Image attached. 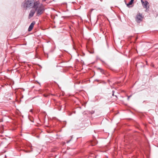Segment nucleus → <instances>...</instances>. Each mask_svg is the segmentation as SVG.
<instances>
[{
  "mask_svg": "<svg viewBox=\"0 0 158 158\" xmlns=\"http://www.w3.org/2000/svg\"><path fill=\"white\" fill-rule=\"evenodd\" d=\"M38 1L36 0H25L22 4V6L24 9H30L37 5Z\"/></svg>",
  "mask_w": 158,
  "mask_h": 158,
  "instance_id": "obj_1",
  "label": "nucleus"
},
{
  "mask_svg": "<svg viewBox=\"0 0 158 158\" xmlns=\"http://www.w3.org/2000/svg\"><path fill=\"white\" fill-rule=\"evenodd\" d=\"M37 5L34 7L33 8L35 9V11L36 12V14L37 16L41 15L44 12L45 9L43 5L40 3L38 1L37 2Z\"/></svg>",
  "mask_w": 158,
  "mask_h": 158,
  "instance_id": "obj_2",
  "label": "nucleus"
},
{
  "mask_svg": "<svg viewBox=\"0 0 158 158\" xmlns=\"http://www.w3.org/2000/svg\"><path fill=\"white\" fill-rule=\"evenodd\" d=\"M143 18L142 14L139 13L136 16L135 21L137 23H139L142 21Z\"/></svg>",
  "mask_w": 158,
  "mask_h": 158,
  "instance_id": "obj_3",
  "label": "nucleus"
},
{
  "mask_svg": "<svg viewBox=\"0 0 158 158\" xmlns=\"http://www.w3.org/2000/svg\"><path fill=\"white\" fill-rule=\"evenodd\" d=\"M35 10H31L30 11L28 16L29 19H30L31 17L33 16L35 13Z\"/></svg>",
  "mask_w": 158,
  "mask_h": 158,
  "instance_id": "obj_4",
  "label": "nucleus"
},
{
  "mask_svg": "<svg viewBox=\"0 0 158 158\" xmlns=\"http://www.w3.org/2000/svg\"><path fill=\"white\" fill-rule=\"evenodd\" d=\"M35 21H33L30 25L28 28V31H31L32 29H33L34 25L35 24Z\"/></svg>",
  "mask_w": 158,
  "mask_h": 158,
  "instance_id": "obj_5",
  "label": "nucleus"
},
{
  "mask_svg": "<svg viewBox=\"0 0 158 158\" xmlns=\"http://www.w3.org/2000/svg\"><path fill=\"white\" fill-rule=\"evenodd\" d=\"M141 2L142 3L143 5L144 8H146L147 7V5L148 4V2L147 1L145 2L141 0Z\"/></svg>",
  "mask_w": 158,
  "mask_h": 158,
  "instance_id": "obj_6",
  "label": "nucleus"
},
{
  "mask_svg": "<svg viewBox=\"0 0 158 158\" xmlns=\"http://www.w3.org/2000/svg\"><path fill=\"white\" fill-rule=\"evenodd\" d=\"M133 2L131 1V0L127 4V6L128 7H130V6L131 5L132 3H133Z\"/></svg>",
  "mask_w": 158,
  "mask_h": 158,
  "instance_id": "obj_7",
  "label": "nucleus"
},
{
  "mask_svg": "<svg viewBox=\"0 0 158 158\" xmlns=\"http://www.w3.org/2000/svg\"><path fill=\"white\" fill-rule=\"evenodd\" d=\"M131 95H130V96H128V98H127V99H128V100H129L130 98L131 97Z\"/></svg>",
  "mask_w": 158,
  "mask_h": 158,
  "instance_id": "obj_8",
  "label": "nucleus"
},
{
  "mask_svg": "<svg viewBox=\"0 0 158 158\" xmlns=\"http://www.w3.org/2000/svg\"><path fill=\"white\" fill-rule=\"evenodd\" d=\"M112 92H113L112 95H113V96H114V91H112Z\"/></svg>",
  "mask_w": 158,
  "mask_h": 158,
  "instance_id": "obj_9",
  "label": "nucleus"
},
{
  "mask_svg": "<svg viewBox=\"0 0 158 158\" xmlns=\"http://www.w3.org/2000/svg\"><path fill=\"white\" fill-rule=\"evenodd\" d=\"M70 140H69L68 141H67V143H69V142H70Z\"/></svg>",
  "mask_w": 158,
  "mask_h": 158,
  "instance_id": "obj_10",
  "label": "nucleus"
},
{
  "mask_svg": "<svg viewBox=\"0 0 158 158\" xmlns=\"http://www.w3.org/2000/svg\"><path fill=\"white\" fill-rule=\"evenodd\" d=\"M46 0H43V1H45Z\"/></svg>",
  "mask_w": 158,
  "mask_h": 158,
  "instance_id": "obj_11",
  "label": "nucleus"
},
{
  "mask_svg": "<svg viewBox=\"0 0 158 158\" xmlns=\"http://www.w3.org/2000/svg\"><path fill=\"white\" fill-rule=\"evenodd\" d=\"M131 0V1H133H133H134V0Z\"/></svg>",
  "mask_w": 158,
  "mask_h": 158,
  "instance_id": "obj_12",
  "label": "nucleus"
},
{
  "mask_svg": "<svg viewBox=\"0 0 158 158\" xmlns=\"http://www.w3.org/2000/svg\"><path fill=\"white\" fill-rule=\"evenodd\" d=\"M115 96L116 97H117V96H116V95H115Z\"/></svg>",
  "mask_w": 158,
  "mask_h": 158,
  "instance_id": "obj_13",
  "label": "nucleus"
}]
</instances>
